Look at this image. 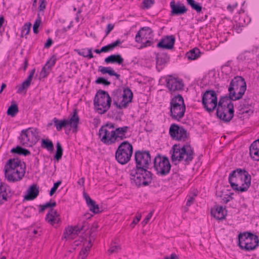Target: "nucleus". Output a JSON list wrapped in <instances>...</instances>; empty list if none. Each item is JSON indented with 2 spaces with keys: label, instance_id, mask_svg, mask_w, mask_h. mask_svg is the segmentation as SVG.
<instances>
[{
  "label": "nucleus",
  "instance_id": "46",
  "mask_svg": "<svg viewBox=\"0 0 259 259\" xmlns=\"http://www.w3.org/2000/svg\"><path fill=\"white\" fill-rule=\"evenodd\" d=\"M155 3V0H143L141 4V8L142 9H149Z\"/></svg>",
  "mask_w": 259,
  "mask_h": 259
},
{
  "label": "nucleus",
  "instance_id": "11",
  "mask_svg": "<svg viewBox=\"0 0 259 259\" xmlns=\"http://www.w3.org/2000/svg\"><path fill=\"white\" fill-rule=\"evenodd\" d=\"M132 144L127 141H123L118 146L115 153L116 160L120 164L124 165L131 160L133 153Z\"/></svg>",
  "mask_w": 259,
  "mask_h": 259
},
{
  "label": "nucleus",
  "instance_id": "31",
  "mask_svg": "<svg viewBox=\"0 0 259 259\" xmlns=\"http://www.w3.org/2000/svg\"><path fill=\"white\" fill-rule=\"evenodd\" d=\"M201 52L200 50L198 48L195 47L188 52L186 54V56L189 60H195L199 58L201 56Z\"/></svg>",
  "mask_w": 259,
  "mask_h": 259
},
{
  "label": "nucleus",
  "instance_id": "60",
  "mask_svg": "<svg viewBox=\"0 0 259 259\" xmlns=\"http://www.w3.org/2000/svg\"><path fill=\"white\" fill-rule=\"evenodd\" d=\"M153 214V211H151L146 217L144 220L143 221L142 223L144 225H146L149 220L151 219L152 215Z\"/></svg>",
  "mask_w": 259,
  "mask_h": 259
},
{
  "label": "nucleus",
  "instance_id": "63",
  "mask_svg": "<svg viewBox=\"0 0 259 259\" xmlns=\"http://www.w3.org/2000/svg\"><path fill=\"white\" fill-rule=\"evenodd\" d=\"M53 40H52V39L51 38L49 37L47 39L46 42L45 44L44 48L49 49V48L51 47V46L53 45Z\"/></svg>",
  "mask_w": 259,
  "mask_h": 259
},
{
  "label": "nucleus",
  "instance_id": "21",
  "mask_svg": "<svg viewBox=\"0 0 259 259\" xmlns=\"http://www.w3.org/2000/svg\"><path fill=\"white\" fill-rule=\"evenodd\" d=\"M170 7L171 9L170 15L171 16L182 15L185 14L188 11L187 8L183 4L180 2H178L176 4L175 0H172L170 3Z\"/></svg>",
  "mask_w": 259,
  "mask_h": 259
},
{
  "label": "nucleus",
  "instance_id": "8",
  "mask_svg": "<svg viewBox=\"0 0 259 259\" xmlns=\"http://www.w3.org/2000/svg\"><path fill=\"white\" fill-rule=\"evenodd\" d=\"M112 98L107 91L99 90L97 91L94 99L95 109L99 114L105 113L110 108Z\"/></svg>",
  "mask_w": 259,
  "mask_h": 259
},
{
  "label": "nucleus",
  "instance_id": "58",
  "mask_svg": "<svg viewBox=\"0 0 259 259\" xmlns=\"http://www.w3.org/2000/svg\"><path fill=\"white\" fill-rule=\"evenodd\" d=\"M98 228V223L95 222L92 225V227L89 231V234L91 237H94L93 235V233L96 231V229Z\"/></svg>",
  "mask_w": 259,
  "mask_h": 259
},
{
  "label": "nucleus",
  "instance_id": "23",
  "mask_svg": "<svg viewBox=\"0 0 259 259\" xmlns=\"http://www.w3.org/2000/svg\"><path fill=\"white\" fill-rule=\"evenodd\" d=\"M153 31L151 28L143 27L137 32L135 37V41L138 43H140L142 42V40H144V39H150L153 35Z\"/></svg>",
  "mask_w": 259,
  "mask_h": 259
},
{
  "label": "nucleus",
  "instance_id": "39",
  "mask_svg": "<svg viewBox=\"0 0 259 259\" xmlns=\"http://www.w3.org/2000/svg\"><path fill=\"white\" fill-rule=\"evenodd\" d=\"M30 84L31 82L28 80L27 79H26L22 82V84L16 86V88L17 89V93L21 94L23 91H25V92L26 93L28 88L30 85Z\"/></svg>",
  "mask_w": 259,
  "mask_h": 259
},
{
  "label": "nucleus",
  "instance_id": "50",
  "mask_svg": "<svg viewBox=\"0 0 259 259\" xmlns=\"http://www.w3.org/2000/svg\"><path fill=\"white\" fill-rule=\"evenodd\" d=\"M96 84H102L106 86L111 84V82L104 77H99L96 80Z\"/></svg>",
  "mask_w": 259,
  "mask_h": 259
},
{
  "label": "nucleus",
  "instance_id": "1",
  "mask_svg": "<svg viewBox=\"0 0 259 259\" xmlns=\"http://www.w3.org/2000/svg\"><path fill=\"white\" fill-rule=\"evenodd\" d=\"M136 166L131 170L132 183L138 187L148 186L153 180V174L149 171L151 157L148 150H137L134 154Z\"/></svg>",
  "mask_w": 259,
  "mask_h": 259
},
{
  "label": "nucleus",
  "instance_id": "34",
  "mask_svg": "<svg viewBox=\"0 0 259 259\" xmlns=\"http://www.w3.org/2000/svg\"><path fill=\"white\" fill-rule=\"evenodd\" d=\"M11 152L25 156L30 155L31 154V152L29 150L23 148L21 146H17L15 148H12L11 150Z\"/></svg>",
  "mask_w": 259,
  "mask_h": 259
},
{
  "label": "nucleus",
  "instance_id": "12",
  "mask_svg": "<svg viewBox=\"0 0 259 259\" xmlns=\"http://www.w3.org/2000/svg\"><path fill=\"white\" fill-rule=\"evenodd\" d=\"M78 112V110L77 108L74 109L73 113L70 115L71 117L69 119L59 120L56 117H54L53 121L57 131H60L63 128H65L70 125L72 128V132L76 133L78 130V125L80 120Z\"/></svg>",
  "mask_w": 259,
  "mask_h": 259
},
{
  "label": "nucleus",
  "instance_id": "3",
  "mask_svg": "<svg viewBox=\"0 0 259 259\" xmlns=\"http://www.w3.org/2000/svg\"><path fill=\"white\" fill-rule=\"evenodd\" d=\"M5 177L9 182H16L24 177L25 173V164L22 167L21 161L18 158H10L4 167Z\"/></svg>",
  "mask_w": 259,
  "mask_h": 259
},
{
  "label": "nucleus",
  "instance_id": "17",
  "mask_svg": "<svg viewBox=\"0 0 259 259\" xmlns=\"http://www.w3.org/2000/svg\"><path fill=\"white\" fill-rule=\"evenodd\" d=\"M166 81V87L171 93L184 90V82L181 78L170 76Z\"/></svg>",
  "mask_w": 259,
  "mask_h": 259
},
{
  "label": "nucleus",
  "instance_id": "25",
  "mask_svg": "<svg viewBox=\"0 0 259 259\" xmlns=\"http://www.w3.org/2000/svg\"><path fill=\"white\" fill-rule=\"evenodd\" d=\"M83 197L90 211L93 212L94 214H98L102 211L100 210L99 205L96 203L95 200L90 197L89 194L84 192Z\"/></svg>",
  "mask_w": 259,
  "mask_h": 259
},
{
  "label": "nucleus",
  "instance_id": "40",
  "mask_svg": "<svg viewBox=\"0 0 259 259\" xmlns=\"http://www.w3.org/2000/svg\"><path fill=\"white\" fill-rule=\"evenodd\" d=\"M76 226L79 229V233L81 231L84 233L90 228L89 223L85 220H80Z\"/></svg>",
  "mask_w": 259,
  "mask_h": 259
},
{
  "label": "nucleus",
  "instance_id": "55",
  "mask_svg": "<svg viewBox=\"0 0 259 259\" xmlns=\"http://www.w3.org/2000/svg\"><path fill=\"white\" fill-rule=\"evenodd\" d=\"M51 70H48L47 68L44 66L40 72V76L42 78H46L50 74Z\"/></svg>",
  "mask_w": 259,
  "mask_h": 259
},
{
  "label": "nucleus",
  "instance_id": "4",
  "mask_svg": "<svg viewBox=\"0 0 259 259\" xmlns=\"http://www.w3.org/2000/svg\"><path fill=\"white\" fill-rule=\"evenodd\" d=\"M170 153H171V160L172 162L184 160L185 164L188 165L194 158L195 153L193 148L189 143L184 144L180 147V144H175L172 147Z\"/></svg>",
  "mask_w": 259,
  "mask_h": 259
},
{
  "label": "nucleus",
  "instance_id": "53",
  "mask_svg": "<svg viewBox=\"0 0 259 259\" xmlns=\"http://www.w3.org/2000/svg\"><path fill=\"white\" fill-rule=\"evenodd\" d=\"M120 249V245H116L115 242H113L111 243V246L108 251L111 253H113L118 252Z\"/></svg>",
  "mask_w": 259,
  "mask_h": 259
},
{
  "label": "nucleus",
  "instance_id": "26",
  "mask_svg": "<svg viewBox=\"0 0 259 259\" xmlns=\"http://www.w3.org/2000/svg\"><path fill=\"white\" fill-rule=\"evenodd\" d=\"M215 209L211 210V214L215 219L219 221H222L225 219L227 214V210L224 208L221 205H216L214 206Z\"/></svg>",
  "mask_w": 259,
  "mask_h": 259
},
{
  "label": "nucleus",
  "instance_id": "41",
  "mask_svg": "<svg viewBox=\"0 0 259 259\" xmlns=\"http://www.w3.org/2000/svg\"><path fill=\"white\" fill-rule=\"evenodd\" d=\"M188 5H190L191 8L195 10L197 13L201 12L202 7L199 3L196 2L194 0H187Z\"/></svg>",
  "mask_w": 259,
  "mask_h": 259
},
{
  "label": "nucleus",
  "instance_id": "32",
  "mask_svg": "<svg viewBox=\"0 0 259 259\" xmlns=\"http://www.w3.org/2000/svg\"><path fill=\"white\" fill-rule=\"evenodd\" d=\"M169 60V57L165 53H158L156 56V64L158 65H162L166 64Z\"/></svg>",
  "mask_w": 259,
  "mask_h": 259
},
{
  "label": "nucleus",
  "instance_id": "59",
  "mask_svg": "<svg viewBox=\"0 0 259 259\" xmlns=\"http://www.w3.org/2000/svg\"><path fill=\"white\" fill-rule=\"evenodd\" d=\"M87 49H83L81 50L80 49H75L74 51L76 52L79 55L82 56L85 58H87Z\"/></svg>",
  "mask_w": 259,
  "mask_h": 259
},
{
  "label": "nucleus",
  "instance_id": "24",
  "mask_svg": "<svg viewBox=\"0 0 259 259\" xmlns=\"http://www.w3.org/2000/svg\"><path fill=\"white\" fill-rule=\"evenodd\" d=\"M12 196L9 186L1 182L0 184V205L7 201Z\"/></svg>",
  "mask_w": 259,
  "mask_h": 259
},
{
  "label": "nucleus",
  "instance_id": "57",
  "mask_svg": "<svg viewBox=\"0 0 259 259\" xmlns=\"http://www.w3.org/2000/svg\"><path fill=\"white\" fill-rule=\"evenodd\" d=\"M140 43L142 44L141 48H144L147 47L152 46L153 44V41L152 40H150L149 39H144V40H142V42Z\"/></svg>",
  "mask_w": 259,
  "mask_h": 259
},
{
  "label": "nucleus",
  "instance_id": "36",
  "mask_svg": "<svg viewBox=\"0 0 259 259\" xmlns=\"http://www.w3.org/2000/svg\"><path fill=\"white\" fill-rule=\"evenodd\" d=\"M19 112V109L17 104L15 101H12L11 106L8 108L7 110V114L13 117Z\"/></svg>",
  "mask_w": 259,
  "mask_h": 259
},
{
  "label": "nucleus",
  "instance_id": "49",
  "mask_svg": "<svg viewBox=\"0 0 259 259\" xmlns=\"http://www.w3.org/2000/svg\"><path fill=\"white\" fill-rule=\"evenodd\" d=\"M31 24L30 22L26 23L23 26L21 30V37H23V35H27L30 31Z\"/></svg>",
  "mask_w": 259,
  "mask_h": 259
},
{
  "label": "nucleus",
  "instance_id": "14",
  "mask_svg": "<svg viewBox=\"0 0 259 259\" xmlns=\"http://www.w3.org/2000/svg\"><path fill=\"white\" fill-rule=\"evenodd\" d=\"M130 129L128 126H123L118 127L114 130H111L110 133V137L107 138L106 136L107 142L105 145L107 146L112 145L116 143H118L120 141H123L126 139L130 137L131 135L127 134L128 131Z\"/></svg>",
  "mask_w": 259,
  "mask_h": 259
},
{
  "label": "nucleus",
  "instance_id": "13",
  "mask_svg": "<svg viewBox=\"0 0 259 259\" xmlns=\"http://www.w3.org/2000/svg\"><path fill=\"white\" fill-rule=\"evenodd\" d=\"M153 167L158 175H167L171 169V164L168 158L160 154H157L153 160Z\"/></svg>",
  "mask_w": 259,
  "mask_h": 259
},
{
  "label": "nucleus",
  "instance_id": "42",
  "mask_svg": "<svg viewBox=\"0 0 259 259\" xmlns=\"http://www.w3.org/2000/svg\"><path fill=\"white\" fill-rule=\"evenodd\" d=\"M57 60V59L55 55L52 56L50 59L46 62L44 66L47 67L48 70L51 71L52 67L55 65Z\"/></svg>",
  "mask_w": 259,
  "mask_h": 259
},
{
  "label": "nucleus",
  "instance_id": "5",
  "mask_svg": "<svg viewBox=\"0 0 259 259\" xmlns=\"http://www.w3.org/2000/svg\"><path fill=\"white\" fill-rule=\"evenodd\" d=\"M227 95L220 98L217 107V117L225 122L230 121L234 115V104Z\"/></svg>",
  "mask_w": 259,
  "mask_h": 259
},
{
  "label": "nucleus",
  "instance_id": "28",
  "mask_svg": "<svg viewBox=\"0 0 259 259\" xmlns=\"http://www.w3.org/2000/svg\"><path fill=\"white\" fill-rule=\"evenodd\" d=\"M79 233V229L76 225L74 226H68L65 228L64 231L62 238H64L66 239H72L75 238Z\"/></svg>",
  "mask_w": 259,
  "mask_h": 259
},
{
  "label": "nucleus",
  "instance_id": "16",
  "mask_svg": "<svg viewBox=\"0 0 259 259\" xmlns=\"http://www.w3.org/2000/svg\"><path fill=\"white\" fill-rule=\"evenodd\" d=\"M169 134L172 140L178 141L185 142L190 137V134L183 126L176 123H172L170 126Z\"/></svg>",
  "mask_w": 259,
  "mask_h": 259
},
{
  "label": "nucleus",
  "instance_id": "18",
  "mask_svg": "<svg viewBox=\"0 0 259 259\" xmlns=\"http://www.w3.org/2000/svg\"><path fill=\"white\" fill-rule=\"evenodd\" d=\"M118 127L117 125L115 123L109 121L103 125L99 131V137L100 139V141L105 144L107 142V140L105 138L106 136L108 138L110 137L111 131L109 130L111 129L112 130H114Z\"/></svg>",
  "mask_w": 259,
  "mask_h": 259
},
{
  "label": "nucleus",
  "instance_id": "27",
  "mask_svg": "<svg viewBox=\"0 0 259 259\" xmlns=\"http://www.w3.org/2000/svg\"><path fill=\"white\" fill-rule=\"evenodd\" d=\"M27 193L24 196L25 200H32L35 199L39 195V187L37 184H33L31 185L27 191Z\"/></svg>",
  "mask_w": 259,
  "mask_h": 259
},
{
  "label": "nucleus",
  "instance_id": "6",
  "mask_svg": "<svg viewBox=\"0 0 259 259\" xmlns=\"http://www.w3.org/2000/svg\"><path fill=\"white\" fill-rule=\"evenodd\" d=\"M111 96L113 105L120 109L126 108L133 99V93L128 87L123 88V92L120 88L116 89L112 92Z\"/></svg>",
  "mask_w": 259,
  "mask_h": 259
},
{
  "label": "nucleus",
  "instance_id": "9",
  "mask_svg": "<svg viewBox=\"0 0 259 259\" xmlns=\"http://www.w3.org/2000/svg\"><path fill=\"white\" fill-rule=\"evenodd\" d=\"M169 108L172 119L180 121L184 117L186 108L182 95L178 94L171 99Z\"/></svg>",
  "mask_w": 259,
  "mask_h": 259
},
{
  "label": "nucleus",
  "instance_id": "7",
  "mask_svg": "<svg viewBox=\"0 0 259 259\" xmlns=\"http://www.w3.org/2000/svg\"><path fill=\"white\" fill-rule=\"evenodd\" d=\"M246 90V83L245 79L241 76H236L231 81L228 88L229 95L232 101L241 99Z\"/></svg>",
  "mask_w": 259,
  "mask_h": 259
},
{
  "label": "nucleus",
  "instance_id": "61",
  "mask_svg": "<svg viewBox=\"0 0 259 259\" xmlns=\"http://www.w3.org/2000/svg\"><path fill=\"white\" fill-rule=\"evenodd\" d=\"M114 27V24H108L107 25L106 30V36H107L110 32L113 29Z\"/></svg>",
  "mask_w": 259,
  "mask_h": 259
},
{
  "label": "nucleus",
  "instance_id": "62",
  "mask_svg": "<svg viewBox=\"0 0 259 259\" xmlns=\"http://www.w3.org/2000/svg\"><path fill=\"white\" fill-rule=\"evenodd\" d=\"M141 218V215H139L136 216L135 217V218L134 219V220H133V221L132 222V223H131V226H132V227L134 228L135 227V226L139 223Z\"/></svg>",
  "mask_w": 259,
  "mask_h": 259
},
{
  "label": "nucleus",
  "instance_id": "45",
  "mask_svg": "<svg viewBox=\"0 0 259 259\" xmlns=\"http://www.w3.org/2000/svg\"><path fill=\"white\" fill-rule=\"evenodd\" d=\"M41 20L39 14H37V17L33 26V31L34 33L37 34L39 32L38 28L41 23Z\"/></svg>",
  "mask_w": 259,
  "mask_h": 259
},
{
  "label": "nucleus",
  "instance_id": "29",
  "mask_svg": "<svg viewBox=\"0 0 259 259\" xmlns=\"http://www.w3.org/2000/svg\"><path fill=\"white\" fill-rule=\"evenodd\" d=\"M249 154L254 160L259 161V139L251 144L249 148Z\"/></svg>",
  "mask_w": 259,
  "mask_h": 259
},
{
  "label": "nucleus",
  "instance_id": "19",
  "mask_svg": "<svg viewBox=\"0 0 259 259\" xmlns=\"http://www.w3.org/2000/svg\"><path fill=\"white\" fill-rule=\"evenodd\" d=\"M18 139L21 144L26 147L32 146L33 144L36 143L35 138H32V135H30L27 129H24L21 131Z\"/></svg>",
  "mask_w": 259,
  "mask_h": 259
},
{
  "label": "nucleus",
  "instance_id": "52",
  "mask_svg": "<svg viewBox=\"0 0 259 259\" xmlns=\"http://www.w3.org/2000/svg\"><path fill=\"white\" fill-rule=\"evenodd\" d=\"M197 195V194L194 193L191 194L187 196L188 199L186 202V206H190L193 203L194 200Z\"/></svg>",
  "mask_w": 259,
  "mask_h": 259
},
{
  "label": "nucleus",
  "instance_id": "44",
  "mask_svg": "<svg viewBox=\"0 0 259 259\" xmlns=\"http://www.w3.org/2000/svg\"><path fill=\"white\" fill-rule=\"evenodd\" d=\"M114 70L110 67H104L100 66L98 67V71L101 72L103 74H108L111 76Z\"/></svg>",
  "mask_w": 259,
  "mask_h": 259
},
{
  "label": "nucleus",
  "instance_id": "64",
  "mask_svg": "<svg viewBox=\"0 0 259 259\" xmlns=\"http://www.w3.org/2000/svg\"><path fill=\"white\" fill-rule=\"evenodd\" d=\"M35 72V69L33 68L30 72V74L28 75L26 79L29 80V81L31 82L32 79L33 78V76Z\"/></svg>",
  "mask_w": 259,
  "mask_h": 259
},
{
  "label": "nucleus",
  "instance_id": "33",
  "mask_svg": "<svg viewBox=\"0 0 259 259\" xmlns=\"http://www.w3.org/2000/svg\"><path fill=\"white\" fill-rule=\"evenodd\" d=\"M41 147L50 152H52L54 150V146L53 142L48 138L41 139Z\"/></svg>",
  "mask_w": 259,
  "mask_h": 259
},
{
  "label": "nucleus",
  "instance_id": "38",
  "mask_svg": "<svg viewBox=\"0 0 259 259\" xmlns=\"http://www.w3.org/2000/svg\"><path fill=\"white\" fill-rule=\"evenodd\" d=\"M57 205V203L55 201L51 199L49 202L46 203L42 205L40 204L39 207V213H42L46 209L50 208L53 209V207Z\"/></svg>",
  "mask_w": 259,
  "mask_h": 259
},
{
  "label": "nucleus",
  "instance_id": "15",
  "mask_svg": "<svg viewBox=\"0 0 259 259\" xmlns=\"http://www.w3.org/2000/svg\"><path fill=\"white\" fill-rule=\"evenodd\" d=\"M219 102L218 96L214 90H206L202 96V104L209 113L213 112L217 108Z\"/></svg>",
  "mask_w": 259,
  "mask_h": 259
},
{
  "label": "nucleus",
  "instance_id": "30",
  "mask_svg": "<svg viewBox=\"0 0 259 259\" xmlns=\"http://www.w3.org/2000/svg\"><path fill=\"white\" fill-rule=\"evenodd\" d=\"M106 64H117L122 65L124 59L119 54H113L106 57L104 60Z\"/></svg>",
  "mask_w": 259,
  "mask_h": 259
},
{
  "label": "nucleus",
  "instance_id": "54",
  "mask_svg": "<svg viewBox=\"0 0 259 259\" xmlns=\"http://www.w3.org/2000/svg\"><path fill=\"white\" fill-rule=\"evenodd\" d=\"M61 183L62 182L61 181H58L54 184L53 187L51 188L49 194L50 196L53 195L56 193L57 190L58 189L59 186L61 185Z\"/></svg>",
  "mask_w": 259,
  "mask_h": 259
},
{
  "label": "nucleus",
  "instance_id": "48",
  "mask_svg": "<svg viewBox=\"0 0 259 259\" xmlns=\"http://www.w3.org/2000/svg\"><path fill=\"white\" fill-rule=\"evenodd\" d=\"M91 248V246H86L81 249L79 252V255L81 256V259H84L88 256Z\"/></svg>",
  "mask_w": 259,
  "mask_h": 259
},
{
  "label": "nucleus",
  "instance_id": "47",
  "mask_svg": "<svg viewBox=\"0 0 259 259\" xmlns=\"http://www.w3.org/2000/svg\"><path fill=\"white\" fill-rule=\"evenodd\" d=\"M215 195L221 199L222 202L224 203L227 204L230 201V199L229 197H227V196H225V194H224L223 191H217Z\"/></svg>",
  "mask_w": 259,
  "mask_h": 259
},
{
  "label": "nucleus",
  "instance_id": "20",
  "mask_svg": "<svg viewBox=\"0 0 259 259\" xmlns=\"http://www.w3.org/2000/svg\"><path fill=\"white\" fill-rule=\"evenodd\" d=\"M238 108L240 114H248V115L250 116L253 113L252 102L249 98H245L240 102Z\"/></svg>",
  "mask_w": 259,
  "mask_h": 259
},
{
  "label": "nucleus",
  "instance_id": "51",
  "mask_svg": "<svg viewBox=\"0 0 259 259\" xmlns=\"http://www.w3.org/2000/svg\"><path fill=\"white\" fill-rule=\"evenodd\" d=\"M27 129L28 130L29 134H30V135H32V138H35L36 142L38 140L39 134L38 129L37 128L33 127H29Z\"/></svg>",
  "mask_w": 259,
  "mask_h": 259
},
{
  "label": "nucleus",
  "instance_id": "56",
  "mask_svg": "<svg viewBox=\"0 0 259 259\" xmlns=\"http://www.w3.org/2000/svg\"><path fill=\"white\" fill-rule=\"evenodd\" d=\"M38 11L39 12L44 11L46 9L47 5L46 0H39V1Z\"/></svg>",
  "mask_w": 259,
  "mask_h": 259
},
{
  "label": "nucleus",
  "instance_id": "2",
  "mask_svg": "<svg viewBox=\"0 0 259 259\" xmlns=\"http://www.w3.org/2000/svg\"><path fill=\"white\" fill-rule=\"evenodd\" d=\"M228 181L234 190L244 192L250 186L251 177L245 169L237 168L230 173Z\"/></svg>",
  "mask_w": 259,
  "mask_h": 259
},
{
  "label": "nucleus",
  "instance_id": "22",
  "mask_svg": "<svg viewBox=\"0 0 259 259\" xmlns=\"http://www.w3.org/2000/svg\"><path fill=\"white\" fill-rule=\"evenodd\" d=\"M176 38L174 35H166L157 44V47L163 49L171 50L174 47Z\"/></svg>",
  "mask_w": 259,
  "mask_h": 259
},
{
  "label": "nucleus",
  "instance_id": "35",
  "mask_svg": "<svg viewBox=\"0 0 259 259\" xmlns=\"http://www.w3.org/2000/svg\"><path fill=\"white\" fill-rule=\"evenodd\" d=\"M122 44L120 39H118L115 41L102 47L103 53H108L113 51L116 47Z\"/></svg>",
  "mask_w": 259,
  "mask_h": 259
},
{
  "label": "nucleus",
  "instance_id": "43",
  "mask_svg": "<svg viewBox=\"0 0 259 259\" xmlns=\"http://www.w3.org/2000/svg\"><path fill=\"white\" fill-rule=\"evenodd\" d=\"M46 220L52 225L55 224L56 219L55 218V215L53 214V209H50L48 211L46 217Z\"/></svg>",
  "mask_w": 259,
  "mask_h": 259
},
{
  "label": "nucleus",
  "instance_id": "37",
  "mask_svg": "<svg viewBox=\"0 0 259 259\" xmlns=\"http://www.w3.org/2000/svg\"><path fill=\"white\" fill-rule=\"evenodd\" d=\"M63 153V149L60 142L58 141L56 144V151L54 156V159L58 162L61 159Z\"/></svg>",
  "mask_w": 259,
  "mask_h": 259
},
{
  "label": "nucleus",
  "instance_id": "10",
  "mask_svg": "<svg viewBox=\"0 0 259 259\" xmlns=\"http://www.w3.org/2000/svg\"><path fill=\"white\" fill-rule=\"evenodd\" d=\"M238 246L243 250H253L259 245L258 236L250 232L241 233L238 235Z\"/></svg>",
  "mask_w": 259,
  "mask_h": 259
}]
</instances>
